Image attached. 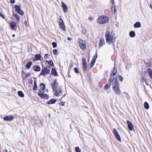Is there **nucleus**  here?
<instances>
[{"instance_id":"34","label":"nucleus","mask_w":152,"mask_h":152,"mask_svg":"<svg viewBox=\"0 0 152 152\" xmlns=\"http://www.w3.org/2000/svg\"><path fill=\"white\" fill-rule=\"evenodd\" d=\"M113 134H114V135H115H115H116L117 134H118L117 130L115 129H113Z\"/></svg>"},{"instance_id":"36","label":"nucleus","mask_w":152,"mask_h":152,"mask_svg":"<svg viewBox=\"0 0 152 152\" xmlns=\"http://www.w3.org/2000/svg\"><path fill=\"white\" fill-rule=\"evenodd\" d=\"M83 71L84 72H86L87 69V65H83Z\"/></svg>"},{"instance_id":"20","label":"nucleus","mask_w":152,"mask_h":152,"mask_svg":"<svg viewBox=\"0 0 152 152\" xmlns=\"http://www.w3.org/2000/svg\"><path fill=\"white\" fill-rule=\"evenodd\" d=\"M51 73L56 76H57L58 74L56 69L54 68H53L51 70Z\"/></svg>"},{"instance_id":"28","label":"nucleus","mask_w":152,"mask_h":152,"mask_svg":"<svg viewBox=\"0 0 152 152\" xmlns=\"http://www.w3.org/2000/svg\"><path fill=\"white\" fill-rule=\"evenodd\" d=\"M37 89V83L36 80H35L34 82V85L33 88V89L34 90L36 91Z\"/></svg>"},{"instance_id":"57","label":"nucleus","mask_w":152,"mask_h":152,"mask_svg":"<svg viewBox=\"0 0 152 152\" xmlns=\"http://www.w3.org/2000/svg\"><path fill=\"white\" fill-rule=\"evenodd\" d=\"M32 82H33V81L32 80H31V82H30V83H32Z\"/></svg>"},{"instance_id":"38","label":"nucleus","mask_w":152,"mask_h":152,"mask_svg":"<svg viewBox=\"0 0 152 152\" xmlns=\"http://www.w3.org/2000/svg\"><path fill=\"white\" fill-rule=\"evenodd\" d=\"M75 151L76 152H81L80 150L78 147H76L75 148Z\"/></svg>"},{"instance_id":"3","label":"nucleus","mask_w":152,"mask_h":152,"mask_svg":"<svg viewBox=\"0 0 152 152\" xmlns=\"http://www.w3.org/2000/svg\"><path fill=\"white\" fill-rule=\"evenodd\" d=\"M109 21L108 17L106 16H101L97 20V22L100 24L105 23Z\"/></svg>"},{"instance_id":"32","label":"nucleus","mask_w":152,"mask_h":152,"mask_svg":"<svg viewBox=\"0 0 152 152\" xmlns=\"http://www.w3.org/2000/svg\"><path fill=\"white\" fill-rule=\"evenodd\" d=\"M115 136L118 140L120 141H121V138L119 134L115 135Z\"/></svg>"},{"instance_id":"14","label":"nucleus","mask_w":152,"mask_h":152,"mask_svg":"<svg viewBox=\"0 0 152 152\" xmlns=\"http://www.w3.org/2000/svg\"><path fill=\"white\" fill-rule=\"evenodd\" d=\"M61 4L63 9V11L65 13H66L68 11V8L67 6L63 2H61Z\"/></svg>"},{"instance_id":"1","label":"nucleus","mask_w":152,"mask_h":152,"mask_svg":"<svg viewBox=\"0 0 152 152\" xmlns=\"http://www.w3.org/2000/svg\"><path fill=\"white\" fill-rule=\"evenodd\" d=\"M110 85L112 84L113 89L116 94L119 95L121 93L119 88L118 82L115 77L113 78L112 80L110 78Z\"/></svg>"},{"instance_id":"4","label":"nucleus","mask_w":152,"mask_h":152,"mask_svg":"<svg viewBox=\"0 0 152 152\" xmlns=\"http://www.w3.org/2000/svg\"><path fill=\"white\" fill-rule=\"evenodd\" d=\"M50 67L48 66L46 67H44L42 68L40 75L44 76L49 74L50 72Z\"/></svg>"},{"instance_id":"41","label":"nucleus","mask_w":152,"mask_h":152,"mask_svg":"<svg viewBox=\"0 0 152 152\" xmlns=\"http://www.w3.org/2000/svg\"><path fill=\"white\" fill-rule=\"evenodd\" d=\"M109 85L108 84H106L104 86V90H107L108 87H109Z\"/></svg>"},{"instance_id":"27","label":"nucleus","mask_w":152,"mask_h":152,"mask_svg":"<svg viewBox=\"0 0 152 152\" xmlns=\"http://www.w3.org/2000/svg\"><path fill=\"white\" fill-rule=\"evenodd\" d=\"M41 56L40 54H37L35 55V58L36 60H39L40 59Z\"/></svg>"},{"instance_id":"2","label":"nucleus","mask_w":152,"mask_h":152,"mask_svg":"<svg viewBox=\"0 0 152 152\" xmlns=\"http://www.w3.org/2000/svg\"><path fill=\"white\" fill-rule=\"evenodd\" d=\"M114 34L111 33L109 31H106L105 34V39L106 43L109 45H110L115 42V38L114 37Z\"/></svg>"},{"instance_id":"45","label":"nucleus","mask_w":152,"mask_h":152,"mask_svg":"<svg viewBox=\"0 0 152 152\" xmlns=\"http://www.w3.org/2000/svg\"><path fill=\"white\" fill-rule=\"evenodd\" d=\"M0 16H1L2 18H3L4 19H5V17L4 15L1 13L0 12Z\"/></svg>"},{"instance_id":"51","label":"nucleus","mask_w":152,"mask_h":152,"mask_svg":"<svg viewBox=\"0 0 152 152\" xmlns=\"http://www.w3.org/2000/svg\"><path fill=\"white\" fill-rule=\"evenodd\" d=\"M83 65H86V62H83Z\"/></svg>"},{"instance_id":"30","label":"nucleus","mask_w":152,"mask_h":152,"mask_svg":"<svg viewBox=\"0 0 152 152\" xmlns=\"http://www.w3.org/2000/svg\"><path fill=\"white\" fill-rule=\"evenodd\" d=\"M144 107L146 109H148L149 108V106L148 104L146 102H145L144 103Z\"/></svg>"},{"instance_id":"53","label":"nucleus","mask_w":152,"mask_h":152,"mask_svg":"<svg viewBox=\"0 0 152 152\" xmlns=\"http://www.w3.org/2000/svg\"><path fill=\"white\" fill-rule=\"evenodd\" d=\"M112 4H114V1L113 0H112Z\"/></svg>"},{"instance_id":"37","label":"nucleus","mask_w":152,"mask_h":152,"mask_svg":"<svg viewBox=\"0 0 152 152\" xmlns=\"http://www.w3.org/2000/svg\"><path fill=\"white\" fill-rule=\"evenodd\" d=\"M146 65L148 66L151 67L152 66V62H149L146 63Z\"/></svg>"},{"instance_id":"24","label":"nucleus","mask_w":152,"mask_h":152,"mask_svg":"<svg viewBox=\"0 0 152 152\" xmlns=\"http://www.w3.org/2000/svg\"><path fill=\"white\" fill-rule=\"evenodd\" d=\"M32 63L31 61L28 62L26 65V68L27 69H29L32 65Z\"/></svg>"},{"instance_id":"44","label":"nucleus","mask_w":152,"mask_h":152,"mask_svg":"<svg viewBox=\"0 0 152 152\" xmlns=\"http://www.w3.org/2000/svg\"><path fill=\"white\" fill-rule=\"evenodd\" d=\"M119 80L121 81H122L123 80V78L121 76V75L119 76Z\"/></svg>"},{"instance_id":"35","label":"nucleus","mask_w":152,"mask_h":152,"mask_svg":"<svg viewBox=\"0 0 152 152\" xmlns=\"http://www.w3.org/2000/svg\"><path fill=\"white\" fill-rule=\"evenodd\" d=\"M113 8L114 9V10H113V11H114V14L115 12H116V7H115V5H114V7H113V5H112V8L111 9V10H112V12H113Z\"/></svg>"},{"instance_id":"56","label":"nucleus","mask_w":152,"mask_h":152,"mask_svg":"<svg viewBox=\"0 0 152 152\" xmlns=\"http://www.w3.org/2000/svg\"><path fill=\"white\" fill-rule=\"evenodd\" d=\"M46 91L47 92H48V89H46Z\"/></svg>"},{"instance_id":"46","label":"nucleus","mask_w":152,"mask_h":152,"mask_svg":"<svg viewBox=\"0 0 152 152\" xmlns=\"http://www.w3.org/2000/svg\"><path fill=\"white\" fill-rule=\"evenodd\" d=\"M48 56H49V55H48V54H45V57H44V58L45 59H46L48 58Z\"/></svg>"},{"instance_id":"9","label":"nucleus","mask_w":152,"mask_h":152,"mask_svg":"<svg viewBox=\"0 0 152 152\" xmlns=\"http://www.w3.org/2000/svg\"><path fill=\"white\" fill-rule=\"evenodd\" d=\"M97 58V53H96V54L94 57L93 60L92 61H91V62L90 64V68H91L93 67V66L96 61Z\"/></svg>"},{"instance_id":"19","label":"nucleus","mask_w":152,"mask_h":152,"mask_svg":"<svg viewBox=\"0 0 152 152\" xmlns=\"http://www.w3.org/2000/svg\"><path fill=\"white\" fill-rule=\"evenodd\" d=\"M34 70L36 72H39L41 70L40 67L38 65H35L33 67Z\"/></svg>"},{"instance_id":"23","label":"nucleus","mask_w":152,"mask_h":152,"mask_svg":"<svg viewBox=\"0 0 152 152\" xmlns=\"http://www.w3.org/2000/svg\"><path fill=\"white\" fill-rule=\"evenodd\" d=\"M141 24L139 22H136L134 25V26L135 28H138L140 27Z\"/></svg>"},{"instance_id":"15","label":"nucleus","mask_w":152,"mask_h":152,"mask_svg":"<svg viewBox=\"0 0 152 152\" xmlns=\"http://www.w3.org/2000/svg\"><path fill=\"white\" fill-rule=\"evenodd\" d=\"M54 91L55 95L56 96H58L61 93V90L60 88H57Z\"/></svg>"},{"instance_id":"11","label":"nucleus","mask_w":152,"mask_h":152,"mask_svg":"<svg viewBox=\"0 0 152 152\" xmlns=\"http://www.w3.org/2000/svg\"><path fill=\"white\" fill-rule=\"evenodd\" d=\"M58 85V84L57 82V80L56 79L53 82V83L51 85V86L53 91H55V90L57 89V86Z\"/></svg>"},{"instance_id":"17","label":"nucleus","mask_w":152,"mask_h":152,"mask_svg":"<svg viewBox=\"0 0 152 152\" xmlns=\"http://www.w3.org/2000/svg\"><path fill=\"white\" fill-rule=\"evenodd\" d=\"M147 72L152 80V69L150 68H148L147 70Z\"/></svg>"},{"instance_id":"47","label":"nucleus","mask_w":152,"mask_h":152,"mask_svg":"<svg viewBox=\"0 0 152 152\" xmlns=\"http://www.w3.org/2000/svg\"><path fill=\"white\" fill-rule=\"evenodd\" d=\"M15 0H10V2L12 4H14L15 3Z\"/></svg>"},{"instance_id":"6","label":"nucleus","mask_w":152,"mask_h":152,"mask_svg":"<svg viewBox=\"0 0 152 152\" xmlns=\"http://www.w3.org/2000/svg\"><path fill=\"white\" fill-rule=\"evenodd\" d=\"M15 11L17 12L18 13L22 15L24 14V12L22 10H21L20 7V6L16 5H15Z\"/></svg>"},{"instance_id":"43","label":"nucleus","mask_w":152,"mask_h":152,"mask_svg":"<svg viewBox=\"0 0 152 152\" xmlns=\"http://www.w3.org/2000/svg\"><path fill=\"white\" fill-rule=\"evenodd\" d=\"M57 50L56 49H54L53 50V53L54 55L56 54L57 53Z\"/></svg>"},{"instance_id":"55","label":"nucleus","mask_w":152,"mask_h":152,"mask_svg":"<svg viewBox=\"0 0 152 152\" xmlns=\"http://www.w3.org/2000/svg\"><path fill=\"white\" fill-rule=\"evenodd\" d=\"M12 37H15V34H12Z\"/></svg>"},{"instance_id":"26","label":"nucleus","mask_w":152,"mask_h":152,"mask_svg":"<svg viewBox=\"0 0 152 152\" xmlns=\"http://www.w3.org/2000/svg\"><path fill=\"white\" fill-rule=\"evenodd\" d=\"M18 94L19 96L21 97H23L24 96V95L22 91H19L18 92Z\"/></svg>"},{"instance_id":"33","label":"nucleus","mask_w":152,"mask_h":152,"mask_svg":"<svg viewBox=\"0 0 152 152\" xmlns=\"http://www.w3.org/2000/svg\"><path fill=\"white\" fill-rule=\"evenodd\" d=\"M86 32V28H82V30L81 31V33L82 34H85Z\"/></svg>"},{"instance_id":"12","label":"nucleus","mask_w":152,"mask_h":152,"mask_svg":"<svg viewBox=\"0 0 152 152\" xmlns=\"http://www.w3.org/2000/svg\"><path fill=\"white\" fill-rule=\"evenodd\" d=\"M127 124H128V127L130 131L134 130V129L132 123L129 121H127Z\"/></svg>"},{"instance_id":"5","label":"nucleus","mask_w":152,"mask_h":152,"mask_svg":"<svg viewBox=\"0 0 152 152\" xmlns=\"http://www.w3.org/2000/svg\"><path fill=\"white\" fill-rule=\"evenodd\" d=\"M78 40L79 43V46L82 50H85L86 49L85 41L79 39H78Z\"/></svg>"},{"instance_id":"21","label":"nucleus","mask_w":152,"mask_h":152,"mask_svg":"<svg viewBox=\"0 0 152 152\" xmlns=\"http://www.w3.org/2000/svg\"><path fill=\"white\" fill-rule=\"evenodd\" d=\"M113 72V73L111 74V76H115L116 75L117 72V69L116 67H114Z\"/></svg>"},{"instance_id":"60","label":"nucleus","mask_w":152,"mask_h":152,"mask_svg":"<svg viewBox=\"0 0 152 152\" xmlns=\"http://www.w3.org/2000/svg\"><path fill=\"white\" fill-rule=\"evenodd\" d=\"M26 23V22H25V23Z\"/></svg>"},{"instance_id":"48","label":"nucleus","mask_w":152,"mask_h":152,"mask_svg":"<svg viewBox=\"0 0 152 152\" xmlns=\"http://www.w3.org/2000/svg\"><path fill=\"white\" fill-rule=\"evenodd\" d=\"M83 62H86V59L84 58H82Z\"/></svg>"},{"instance_id":"13","label":"nucleus","mask_w":152,"mask_h":152,"mask_svg":"<svg viewBox=\"0 0 152 152\" xmlns=\"http://www.w3.org/2000/svg\"><path fill=\"white\" fill-rule=\"evenodd\" d=\"M38 95L41 97L42 98L44 99H49V96L47 95L46 94H44V92L43 93H38Z\"/></svg>"},{"instance_id":"7","label":"nucleus","mask_w":152,"mask_h":152,"mask_svg":"<svg viewBox=\"0 0 152 152\" xmlns=\"http://www.w3.org/2000/svg\"><path fill=\"white\" fill-rule=\"evenodd\" d=\"M59 25L60 27L62 30L64 31H66V28L63 20L61 18L60 19V21L59 22Z\"/></svg>"},{"instance_id":"40","label":"nucleus","mask_w":152,"mask_h":152,"mask_svg":"<svg viewBox=\"0 0 152 152\" xmlns=\"http://www.w3.org/2000/svg\"><path fill=\"white\" fill-rule=\"evenodd\" d=\"M52 45H53V48H55L57 46V43L55 42H54L52 43Z\"/></svg>"},{"instance_id":"52","label":"nucleus","mask_w":152,"mask_h":152,"mask_svg":"<svg viewBox=\"0 0 152 152\" xmlns=\"http://www.w3.org/2000/svg\"><path fill=\"white\" fill-rule=\"evenodd\" d=\"M30 75L29 74H28L26 75V77H28Z\"/></svg>"},{"instance_id":"25","label":"nucleus","mask_w":152,"mask_h":152,"mask_svg":"<svg viewBox=\"0 0 152 152\" xmlns=\"http://www.w3.org/2000/svg\"><path fill=\"white\" fill-rule=\"evenodd\" d=\"M129 35L130 37H134L135 36V33L134 31H131L129 32Z\"/></svg>"},{"instance_id":"59","label":"nucleus","mask_w":152,"mask_h":152,"mask_svg":"<svg viewBox=\"0 0 152 152\" xmlns=\"http://www.w3.org/2000/svg\"><path fill=\"white\" fill-rule=\"evenodd\" d=\"M69 77H71V76H69Z\"/></svg>"},{"instance_id":"49","label":"nucleus","mask_w":152,"mask_h":152,"mask_svg":"<svg viewBox=\"0 0 152 152\" xmlns=\"http://www.w3.org/2000/svg\"><path fill=\"white\" fill-rule=\"evenodd\" d=\"M67 39L69 41H71V40H72V38H71L70 37H68L67 38Z\"/></svg>"},{"instance_id":"29","label":"nucleus","mask_w":152,"mask_h":152,"mask_svg":"<svg viewBox=\"0 0 152 152\" xmlns=\"http://www.w3.org/2000/svg\"><path fill=\"white\" fill-rule=\"evenodd\" d=\"M13 15L16 18L17 22L19 23L20 20V18L19 16L16 14H14Z\"/></svg>"},{"instance_id":"54","label":"nucleus","mask_w":152,"mask_h":152,"mask_svg":"<svg viewBox=\"0 0 152 152\" xmlns=\"http://www.w3.org/2000/svg\"><path fill=\"white\" fill-rule=\"evenodd\" d=\"M64 102H61V104L62 105H64Z\"/></svg>"},{"instance_id":"8","label":"nucleus","mask_w":152,"mask_h":152,"mask_svg":"<svg viewBox=\"0 0 152 152\" xmlns=\"http://www.w3.org/2000/svg\"><path fill=\"white\" fill-rule=\"evenodd\" d=\"M14 118L13 116L7 115L4 117L3 118L4 120L7 121H12Z\"/></svg>"},{"instance_id":"31","label":"nucleus","mask_w":152,"mask_h":152,"mask_svg":"<svg viewBox=\"0 0 152 152\" xmlns=\"http://www.w3.org/2000/svg\"><path fill=\"white\" fill-rule=\"evenodd\" d=\"M45 62L46 63V62L48 63V64L50 65L51 66H52L54 64L53 62V61H52V60H51L49 61H45Z\"/></svg>"},{"instance_id":"39","label":"nucleus","mask_w":152,"mask_h":152,"mask_svg":"<svg viewBox=\"0 0 152 152\" xmlns=\"http://www.w3.org/2000/svg\"><path fill=\"white\" fill-rule=\"evenodd\" d=\"M74 65V63L72 61H71L70 65H69V67L71 68Z\"/></svg>"},{"instance_id":"50","label":"nucleus","mask_w":152,"mask_h":152,"mask_svg":"<svg viewBox=\"0 0 152 152\" xmlns=\"http://www.w3.org/2000/svg\"><path fill=\"white\" fill-rule=\"evenodd\" d=\"M89 19L90 20H93V18L92 17H89Z\"/></svg>"},{"instance_id":"16","label":"nucleus","mask_w":152,"mask_h":152,"mask_svg":"<svg viewBox=\"0 0 152 152\" xmlns=\"http://www.w3.org/2000/svg\"><path fill=\"white\" fill-rule=\"evenodd\" d=\"M105 44V42L104 41V39L103 38H101L99 42V47L100 48L101 47L104 45Z\"/></svg>"},{"instance_id":"10","label":"nucleus","mask_w":152,"mask_h":152,"mask_svg":"<svg viewBox=\"0 0 152 152\" xmlns=\"http://www.w3.org/2000/svg\"><path fill=\"white\" fill-rule=\"evenodd\" d=\"M45 88V84L41 83L40 84V88L39 89V91L42 93H43L44 92Z\"/></svg>"},{"instance_id":"58","label":"nucleus","mask_w":152,"mask_h":152,"mask_svg":"<svg viewBox=\"0 0 152 152\" xmlns=\"http://www.w3.org/2000/svg\"><path fill=\"white\" fill-rule=\"evenodd\" d=\"M150 6H151V8L152 9V5L150 4Z\"/></svg>"},{"instance_id":"22","label":"nucleus","mask_w":152,"mask_h":152,"mask_svg":"<svg viewBox=\"0 0 152 152\" xmlns=\"http://www.w3.org/2000/svg\"><path fill=\"white\" fill-rule=\"evenodd\" d=\"M56 101V99H53L48 101L47 103L48 104H52L55 103Z\"/></svg>"},{"instance_id":"42","label":"nucleus","mask_w":152,"mask_h":152,"mask_svg":"<svg viewBox=\"0 0 152 152\" xmlns=\"http://www.w3.org/2000/svg\"><path fill=\"white\" fill-rule=\"evenodd\" d=\"M74 71H75V72L77 74L79 73V71L77 67H75L74 68Z\"/></svg>"},{"instance_id":"18","label":"nucleus","mask_w":152,"mask_h":152,"mask_svg":"<svg viewBox=\"0 0 152 152\" xmlns=\"http://www.w3.org/2000/svg\"><path fill=\"white\" fill-rule=\"evenodd\" d=\"M10 24L12 29V30H15V27L17 26L16 23L15 22L12 21L11 22Z\"/></svg>"}]
</instances>
